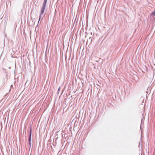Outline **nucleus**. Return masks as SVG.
<instances>
[{
    "mask_svg": "<svg viewBox=\"0 0 155 155\" xmlns=\"http://www.w3.org/2000/svg\"><path fill=\"white\" fill-rule=\"evenodd\" d=\"M47 0H44V2L43 4L42 8L41 9V14H42L44 12L45 7H46Z\"/></svg>",
    "mask_w": 155,
    "mask_h": 155,
    "instance_id": "f257e3e1",
    "label": "nucleus"
},
{
    "mask_svg": "<svg viewBox=\"0 0 155 155\" xmlns=\"http://www.w3.org/2000/svg\"><path fill=\"white\" fill-rule=\"evenodd\" d=\"M31 130H30V134H29V144H31Z\"/></svg>",
    "mask_w": 155,
    "mask_h": 155,
    "instance_id": "f03ea898",
    "label": "nucleus"
},
{
    "mask_svg": "<svg viewBox=\"0 0 155 155\" xmlns=\"http://www.w3.org/2000/svg\"><path fill=\"white\" fill-rule=\"evenodd\" d=\"M151 15H153L154 16H155V11H154L153 12H152Z\"/></svg>",
    "mask_w": 155,
    "mask_h": 155,
    "instance_id": "7ed1b4c3",
    "label": "nucleus"
},
{
    "mask_svg": "<svg viewBox=\"0 0 155 155\" xmlns=\"http://www.w3.org/2000/svg\"><path fill=\"white\" fill-rule=\"evenodd\" d=\"M60 89H61V88H60V87H59L58 89V91H59L60 90Z\"/></svg>",
    "mask_w": 155,
    "mask_h": 155,
    "instance_id": "20e7f679",
    "label": "nucleus"
},
{
    "mask_svg": "<svg viewBox=\"0 0 155 155\" xmlns=\"http://www.w3.org/2000/svg\"><path fill=\"white\" fill-rule=\"evenodd\" d=\"M37 28V27H36V29Z\"/></svg>",
    "mask_w": 155,
    "mask_h": 155,
    "instance_id": "39448f33",
    "label": "nucleus"
}]
</instances>
